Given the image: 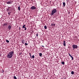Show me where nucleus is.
Segmentation results:
<instances>
[{
    "instance_id": "16",
    "label": "nucleus",
    "mask_w": 79,
    "mask_h": 79,
    "mask_svg": "<svg viewBox=\"0 0 79 79\" xmlns=\"http://www.w3.org/2000/svg\"><path fill=\"white\" fill-rule=\"evenodd\" d=\"M61 64H62L63 65H64V61H63L61 62Z\"/></svg>"
},
{
    "instance_id": "20",
    "label": "nucleus",
    "mask_w": 79,
    "mask_h": 79,
    "mask_svg": "<svg viewBox=\"0 0 79 79\" xmlns=\"http://www.w3.org/2000/svg\"><path fill=\"white\" fill-rule=\"evenodd\" d=\"M14 79H17V78H16V76H14Z\"/></svg>"
},
{
    "instance_id": "25",
    "label": "nucleus",
    "mask_w": 79,
    "mask_h": 79,
    "mask_svg": "<svg viewBox=\"0 0 79 79\" xmlns=\"http://www.w3.org/2000/svg\"><path fill=\"white\" fill-rule=\"evenodd\" d=\"M71 58H72V60H73V56H72Z\"/></svg>"
},
{
    "instance_id": "28",
    "label": "nucleus",
    "mask_w": 79,
    "mask_h": 79,
    "mask_svg": "<svg viewBox=\"0 0 79 79\" xmlns=\"http://www.w3.org/2000/svg\"><path fill=\"white\" fill-rule=\"evenodd\" d=\"M3 72H4V71H3Z\"/></svg>"
},
{
    "instance_id": "13",
    "label": "nucleus",
    "mask_w": 79,
    "mask_h": 79,
    "mask_svg": "<svg viewBox=\"0 0 79 79\" xmlns=\"http://www.w3.org/2000/svg\"><path fill=\"white\" fill-rule=\"evenodd\" d=\"M51 26H55V23H52Z\"/></svg>"
},
{
    "instance_id": "5",
    "label": "nucleus",
    "mask_w": 79,
    "mask_h": 79,
    "mask_svg": "<svg viewBox=\"0 0 79 79\" xmlns=\"http://www.w3.org/2000/svg\"><path fill=\"white\" fill-rule=\"evenodd\" d=\"M31 10H35L36 9V7L35 6H33L31 7Z\"/></svg>"
},
{
    "instance_id": "14",
    "label": "nucleus",
    "mask_w": 79,
    "mask_h": 79,
    "mask_svg": "<svg viewBox=\"0 0 79 79\" xmlns=\"http://www.w3.org/2000/svg\"><path fill=\"white\" fill-rule=\"evenodd\" d=\"M6 42H7V43H9L10 42V41H9V40H6Z\"/></svg>"
},
{
    "instance_id": "7",
    "label": "nucleus",
    "mask_w": 79,
    "mask_h": 79,
    "mask_svg": "<svg viewBox=\"0 0 79 79\" xmlns=\"http://www.w3.org/2000/svg\"><path fill=\"white\" fill-rule=\"evenodd\" d=\"M25 26H26V25H24L23 26V28H25L24 30H26V27Z\"/></svg>"
},
{
    "instance_id": "26",
    "label": "nucleus",
    "mask_w": 79,
    "mask_h": 79,
    "mask_svg": "<svg viewBox=\"0 0 79 79\" xmlns=\"http://www.w3.org/2000/svg\"><path fill=\"white\" fill-rule=\"evenodd\" d=\"M42 47H44V46H43V45H42Z\"/></svg>"
},
{
    "instance_id": "12",
    "label": "nucleus",
    "mask_w": 79,
    "mask_h": 79,
    "mask_svg": "<svg viewBox=\"0 0 79 79\" xmlns=\"http://www.w3.org/2000/svg\"><path fill=\"white\" fill-rule=\"evenodd\" d=\"M71 74L73 75V74H74V71H72V72H71Z\"/></svg>"
},
{
    "instance_id": "29",
    "label": "nucleus",
    "mask_w": 79,
    "mask_h": 79,
    "mask_svg": "<svg viewBox=\"0 0 79 79\" xmlns=\"http://www.w3.org/2000/svg\"><path fill=\"white\" fill-rule=\"evenodd\" d=\"M19 29H20V27H19Z\"/></svg>"
},
{
    "instance_id": "15",
    "label": "nucleus",
    "mask_w": 79,
    "mask_h": 79,
    "mask_svg": "<svg viewBox=\"0 0 79 79\" xmlns=\"http://www.w3.org/2000/svg\"><path fill=\"white\" fill-rule=\"evenodd\" d=\"M42 53H40L39 54V56H42Z\"/></svg>"
},
{
    "instance_id": "30",
    "label": "nucleus",
    "mask_w": 79,
    "mask_h": 79,
    "mask_svg": "<svg viewBox=\"0 0 79 79\" xmlns=\"http://www.w3.org/2000/svg\"><path fill=\"white\" fill-rule=\"evenodd\" d=\"M10 2H11V1H10Z\"/></svg>"
},
{
    "instance_id": "11",
    "label": "nucleus",
    "mask_w": 79,
    "mask_h": 79,
    "mask_svg": "<svg viewBox=\"0 0 79 79\" xmlns=\"http://www.w3.org/2000/svg\"><path fill=\"white\" fill-rule=\"evenodd\" d=\"M63 4L64 7V6H65V5H66L65 2H63Z\"/></svg>"
},
{
    "instance_id": "21",
    "label": "nucleus",
    "mask_w": 79,
    "mask_h": 79,
    "mask_svg": "<svg viewBox=\"0 0 79 79\" xmlns=\"http://www.w3.org/2000/svg\"><path fill=\"white\" fill-rule=\"evenodd\" d=\"M69 56L70 57H71L73 56H71V54H69Z\"/></svg>"
},
{
    "instance_id": "10",
    "label": "nucleus",
    "mask_w": 79,
    "mask_h": 79,
    "mask_svg": "<svg viewBox=\"0 0 79 79\" xmlns=\"http://www.w3.org/2000/svg\"><path fill=\"white\" fill-rule=\"evenodd\" d=\"M22 44H24L25 43V40H22Z\"/></svg>"
},
{
    "instance_id": "6",
    "label": "nucleus",
    "mask_w": 79,
    "mask_h": 79,
    "mask_svg": "<svg viewBox=\"0 0 79 79\" xmlns=\"http://www.w3.org/2000/svg\"><path fill=\"white\" fill-rule=\"evenodd\" d=\"M12 3H13V2H10L8 1L7 2H6V3L8 5H10L11 4H12Z\"/></svg>"
},
{
    "instance_id": "27",
    "label": "nucleus",
    "mask_w": 79,
    "mask_h": 79,
    "mask_svg": "<svg viewBox=\"0 0 79 79\" xmlns=\"http://www.w3.org/2000/svg\"><path fill=\"white\" fill-rule=\"evenodd\" d=\"M0 14H1V13H0V15H1Z\"/></svg>"
},
{
    "instance_id": "24",
    "label": "nucleus",
    "mask_w": 79,
    "mask_h": 79,
    "mask_svg": "<svg viewBox=\"0 0 79 79\" xmlns=\"http://www.w3.org/2000/svg\"><path fill=\"white\" fill-rule=\"evenodd\" d=\"M36 36H37V37H38V35H39L38 34H36Z\"/></svg>"
},
{
    "instance_id": "3",
    "label": "nucleus",
    "mask_w": 79,
    "mask_h": 79,
    "mask_svg": "<svg viewBox=\"0 0 79 79\" xmlns=\"http://www.w3.org/2000/svg\"><path fill=\"white\" fill-rule=\"evenodd\" d=\"M72 47L73 49H77L78 47V46H77V45H76L73 44V45Z\"/></svg>"
},
{
    "instance_id": "8",
    "label": "nucleus",
    "mask_w": 79,
    "mask_h": 79,
    "mask_svg": "<svg viewBox=\"0 0 79 79\" xmlns=\"http://www.w3.org/2000/svg\"><path fill=\"white\" fill-rule=\"evenodd\" d=\"M7 25H8V23H4L3 24V26H7Z\"/></svg>"
},
{
    "instance_id": "17",
    "label": "nucleus",
    "mask_w": 79,
    "mask_h": 79,
    "mask_svg": "<svg viewBox=\"0 0 79 79\" xmlns=\"http://www.w3.org/2000/svg\"><path fill=\"white\" fill-rule=\"evenodd\" d=\"M18 9L19 10V11H20V6L18 7Z\"/></svg>"
},
{
    "instance_id": "18",
    "label": "nucleus",
    "mask_w": 79,
    "mask_h": 79,
    "mask_svg": "<svg viewBox=\"0 0 79 79\" xmlns=\"http://www.w3.org/2000/svg\"><path fill=\"white\" fill-rule=\"evenodd\" d=\"M44 29H47V27L46 26H44Z\"/></svg>"
},
{
    "instance_id": "4",
    "label": "nucleus",
    "mask_w": 79,
    "mask_h": 79,
    "mask_svg": "<svg viewBox=\"0 0 79 79\" xmlns=\"http://www.w3.org/2000/svg\"><path fill=\"white\" fill-rule=\"evenodd\" d=\"M11 29V26L10 25H9L7 27V29H8L9 31H10Z\"/></svg>"
},
{
    "instance_id": "9",
    "label": "nucleus",
    "mask_w": 79,
    "mask_h": 79,
    "mask_svg": "<svg viewBox=\"0 0 79 79\" xmlns=\"http://www.w3.org/2000/svg\"><path fill=\"white\" fill-rule=\"evenodd\" d=\"M63 45L64 46H66V41H64L63 42Z\"/></svg>"
},
{
    "instance_id": "22",
    "label": "nucleus",
    "mask_w": 79,
    "mask_h": 79,
    "mask_svg": "<svg viewBox=\"0 0 79 79\" xmlns=\"http://www.w3.org/2000/svg\"><path fill=\"white\" fill-rule=\"evenodd\" d=\"M29 55L31 58H32V56H31V53H29Z\"/></svg>"
},
{
    "instance_id": "23",
    "label": "nucleus",
    "mask_w": 79,
    "mask_h": 79,
    "mask_svg": "<svg viewBox=\"0 0 79 79\" xmlns=\"http://www.w3.org/2000/svg\"><path fill=\"white\" fill-rule=\"evenodd\" d=\"M32 58H33V59L34 58H35L34 55H33L32 56Z\"/></svg>"
},
{
    "instance_id": "1",
    "label": "nucleus",
    "mask_w": 79,
    "mask_h": 79,
    "mask_svg": "<svg viewBox=\"0 0 79 79\" xmlns=\"http://www.w3.org/2000/svg\"><path fill=\"white\" fill-rule=\"evenodd\" d=\"M14 53H15L14 51L10 52L7 56V58H11L14 55Z\"/></svg>"
},
{
    "instance_id": "2",
    "label": "nucleus",
    "mask_w": 79,
    "mask_h": 79,
    "mask_svg": "<svg viewBox=\"0 0 79 79\" xmlns=\"http://www.w3.org/2000/svg\"><path fill=\"white\" fill-rule=\"evenodd\" d=\"M57 12V10H56V9H53L51 11V16H53V15L56 13Z\"/></svg>"
},
{
    "instance_id": "19",
    "label": "nucleus",
    "mask_w": 79,
    "mask_h": 79,
    "mask_svg": "<svg viewBox=\"0 0 79 79\" xmlns=\"http://www.w3.org/2000/svg\"><path fill=\"white\" fill-rule=\"evenodd\" d=\"M25 46H26V45H28V44H27V43H25Z\"/></svg>"
}]
</instances>
